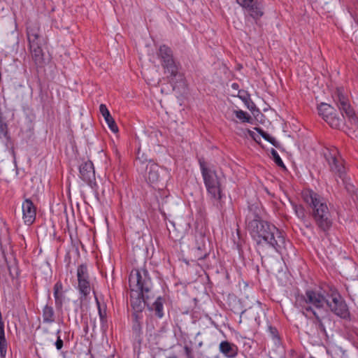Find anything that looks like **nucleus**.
Instances as JSON below:
<instances>
[{
    "label": "nucleus",
    "instance_id": "obj_1",
    "mask_svg": "<svg viewBox=\"0 0 358 358\" xmlns=\"http://www.w3.org/2000/svg\"><path fill=\"white\" fill-rule=\"evenodd\" d=\"M129 285L131 290V306L135 313H141L145 306L149 307V300L153 298L152 281L148 271L132 270L129 277Z\"/></svg>",
    "mask_w": 358,
    "mask_h": 358
},
{
    "label": "nucleus",
    "instance_id": "obj_2",
    "mask_svg": "<svg viewBox=\"0 0 358 358\" xmlns=\"http://www.w3.org/2000/svg\"><path fill=\"white\" fill-rule=\"evenodd\" d=\"M200 169L204 185L208 196L216 201L221 200L224 196L222 185L225 180L222 173H217L212 169L206 167L204 163L200 162Z\"/></svg>",
    "mask_w": 358,
    "mask_h": 358
},
{
    "label": "nucleus",
    "instance_id": "obj_3",
    "mask_svg": "<svg viewBox=\"0 0 358 358\" xmlns=\"http://www.w3.org/2000/svg\"><path fill=\"white\" fill-rule=\"evenodd\" d=\"M324 155L331 171L336 177L341 179L348 192L354 193L355 191V186L350 182V180L346 175L343 161L337 148H327Z\"/></svg>",
    "mask_w": 358,
    "mask_h": 358
},
{
    "label": "nucleus",
    "instance_id": "obj_4",
    "mask_svg": "<svg viewBox=\"0 0 358 358\" xmlns=\"http://www.w3.org/2000/svg\"><path fill=\"white\" fill-rule=\"evenodd\" d=\"M251 236L257 243L262 241L271 245L275 249L280 247L279 243H283L284 238L275 225H250Z\"/></svg>",
    "mask_w": 358,
    "mask_h": 358
},
{
    "label": "nucleus",
    "instance_id": "obj_5",
    "mask_svg": "<svg viewBox=\"0 0 358 358\" xmlns=\"http://www.w3.org/2000/svg\"><path fill=\"white\" fill-rule=\"evenodd\" d=\"M327 299L320 292L308 289L304 294L296 297V306L301 308L303 313L308 316V313H317L315 308L320 309L326 303Z\"/></svg>",
    "mask_w": 358,
    "mask_h": 358
},
{
    "label": "nucleus",
    "instance_id": "obj_6",
    "mask_svg": "<svg viewBox=\"0 0 358 358\" xmlns=\"http://www.w3.org/2000/svg\"><path fill=\"white\" fill-rule=\"evenodd\" d=\"M303 200L313 208V216L317 221H325L328 218L329 209L322 197L314 191L306 189L302 191Z\"/></svg>",
    "mask_w": 358,
    "mask_h": 358
},
{
    "label": "nucleus",
    "instance_id": "obj_7",
    "mask_svg": "<svg viewBox=\"0 0 358 358\" xmlns=\"http://www.w3.org/2000/svg\"><path fill=\"white\" fill-rule=\"evenodd\" d=\"M343 117L352 127H358V115L350 103L349 99L343 88H338L333 96Z\"/></svg>",
    "mask_w": 358,
    "mask_h": 358
},
{
    "label": "nucleus",
    "instance_id": "obj_8",
    "mask_svg": "<svg viewBox=\"0 0 358 358\" xmlns=\"http://www.w3.org/2000/svg\"><path fill=\"white\" fill-rule=\"evenodd\" d=\"M40 26L36 22H28L27 24V36L29 42V47L31 52L32 57L36 62L42 58V49L39 43Z\"/></svg>",
    "mask_w": 358,
    "mask_h": 358
},
{
    "label": "nucleus",
    "instance_id": "obj_9",
    "mask_svg": "<svg viewBox=\"0 0 358 358\" xmlns=\"http://www.w3.org/2000/svg\"><path fill=\"white\" fill-rule=\"evenodd\" d=\"M326 304L336 316L343 320H350V313L348 306L339 293L333 292L329 299H327Z\"/></svg>",
    "mask_w": 358,
    "mask_h": 358
},
{
    "label": "nucleus",
    "instance_id": "obj_10",
    "mask_svg": "<svg viewBox=\"0 0 358 358\" xmlns=\"http://www.w3.org/2000/svg\"><path fill=\"white\" fill-rule=\"evenodd\" d=\"M159 57L161 59L165 73L174 77L178 72V66L173 59L172 51L166 45H161L159 49Z\"/></svg>",
    "mask_w": 358,
    "mask_h": 358
},
{
    "label": "nucleus",
    "instance_id": "obj_11",
    "mask_svg": "<svg viewBox=\"0 0 358 358\" xmlns=\"http://www.w3.org/2000/svg\"><path fill=\"white\" fill-rule=\"evenodd\" d=\"M319 115L333 128H339L343 120L337 117L334 108L329 104L321 103L318 107Z\"/></svg>",
    "mask_w": 358,
    "mask_h": 358
},
{
    "label": "nucleus",
    "instance_id": "obj_12",
    "mask_svg": "<svg viewBox=\"0 0 358 358\" xmlns=\"http://www.w3.org/2000/svg\"><path fill=\"white\" fill-rule=\"evenodd\" d=\"M78 288L80 294L86 297L90 293V275L86 264H82L77 268Z\"/></svg>",
    "mask_w": 358,
    "mask_h": 358
},
{
    "label": "nucleus",
    "instance_id": "obj_13",
    "mask_svg": "<svg viewBox=\"0 0 358 358\" xmlns=\"http://www.w3.org/2000/svg\"><path fill=\"white\" fill-rule=\"evenodd\" d=\"M159 169V165L152 161H149L147 164L145 179L150 185L155 186L160 180Z\"/></svg>",
    "mask_w": 358,
    "mask_h": 358
},
{
    "label": "nucleus",
    "instance_id": "obj_14",
    "mask_svg": "<svg viewBox=\"0 0 358 358\" xmlns=\"http://www.w3.org/2000/svg\"><path fill=\"white\" fill-rule=\"evenodd\" d=\"M23 219L25 223L33 224L36 218V208L33 202L29 199H25L22 204Z\"/></svg>",
    "mask_w": 358,
    "mask_h": 358
},
{
    "label": "nucleus",
    "instance_id": "obj_15",
    "mask_svg": "<svg viewBox=\"0 0 358 358\" xmlns=\"http://www.w3.org/2000/svg\"><path fill=\"white\" fill-rule=\"evenodd\" d=\"M80 173L82 179L87 183L95 180V173L92 162H86L80 166Z\"/></svg>",
    "mask_w": 358,
    "mask_h": 358
},
{
    "label": "nucleus",
    "instance_id": "obj_16",
    "mask_svg": "<svg viewBox=\"0 0 358 358\" xmlns=\"http://www.w3.org/2000/svg\"><path fill=\"white\" fill-rule=\"evenodd\" d=\"M250 1L247 5L241 6L246 8L253 18L257 19L262 17L263 15L262 6L255 0H250Z\"/></svg>",
    "mask_w": 358,
    "mask_h": 358
},
{
    "label": "nucleus",
    "instance_id": "obj_17",
    "mask_svg": "<svg viewBox=\"0 0 358 358\" xmlns=\"http://www.w3.org/2000/svg\"><path fill=\"white\" fill-rule=\"evenodd\" d=\"M220 351L226 357L233 358L237 355L238 348L236 345L224 341L220 344Z\"/></svg>",
    "mask_w": 358,
    "mask_h": 358
},
{
    "label": "nucleus",
    "instance_id": "obj_18",
    "mask_svg": "<svg viewBox=\"0 0 358 358\" xmlns=\"http://www.w3.org/2000/svg\"><path fill=\"white\" fill-rule=\"evenodd\" d=\"M54 297L55 299V306L60 308L63 304L64 294L62 292L63 285L60 281L57 282L54 285Z\"/></svg>",
    "mask_w": 358,
    "mask_h": 358
},
{
    "label": "nucleus",
    "instance_id": "obj_19",
    "mask_svg": "<svg viewBox=\"0 0 358 358\" xmlns=\"http://www.w3.org/2000/svg\"><path fill=\"white\" fill-rule=\"evenodd\" d=\"M43 322L45 324L53 323L55 320V314L51 306L45 305L43 308Z\"/></svg>",
    "mask_w": 358,
    "mask_h": 358
},
{
    "label": "nucleus",
    "instance_id": "obj_20",
    "mask_svg": "<svg viewBox=\"0 0 358 358\" xmlns=\"http://www.w3.org/2000/svg\"><path fill=\"white\" fill-rule=\"evenodd\" d=\"M246 224H263L264 221L262 217L252 210H248L246 215Z\"/></svg>",
    "mask_w": 358,
    "mask_h": 358
},
{
    "label": "nucleus",
    "instance_id": "obj_21",
    "mask_svg": "<svg viewBox=\"0 0 358 358\" xmlns=\"http://www.w3.org/2000/svg\"><path fill=\"white\" fill-rule=\"evenodd\" d=\"M148 308L154 310L156 315L162 318L164 315L162 299L160 296L157 297L155 301L150 306H149Z\"/></svg>",
    "mask_w": 358,
    "mask_h": 358
},
{
    "label": "nucleus",
    "instance_id": "obj_22",
    "mask_svg": "<svg viewBox=\"0 0 358 358\" xmlns=\"http://www.w3.org/2000/svg\"><path fill=\"white\" fill-rule=\"evenodd\" d=\"M194 256L199 260L204 259L208 255L205 244H201L193 250Z\"/></svg>",
    "mask_w": 358,
    "mask_h": 358
},
{
    "label": "nucleus",
    "instance_id": "obj_23",
    "mask_svg": "<svg viewBox=\"0 0 358 358\" xmlns=\"http://www.w3.org/2000/svg\"><path fill=\"white\" fill-rule=\"evenodd\" d=\"M95 301L98 308L99 315L100 321L102 325H106L107 323V314H106V306L103 307L101 306L98 298L95 296Z\"/></svg>",
    "mask_w": 358,
    "mask_h": 358
},
{
    "label": "nucleus",
    "instance_id": "obj_24",
    "mask_svg": "<svg viewBox=\"0 0 358 358\" xmlns=\"http://www.w3.org/2000/svg\"><path fill=\"white\" fill-rule=\"evenodd\" d=\"M133 317H134V322H133L132 330L136 336H140L141 335L142 331H141V324L138 314L134 313Z\"/></svg>",
    "mask_w": 358,
    "mask_h": 358
},
{
    "label": "nucleus",
    "instance_id": "obj_25",
    "mask_svg": "<svg viewBox=\"0 0 358 358\" xmlns=\"http://www.w3.org/2000/svg\"><path fill=\"white\" fill-rule=\"evenodd\" d=\"M9 138L8 125L0 116V139L8 141Z\"/></svg>",
    "mask_w": 358,
    "mask_h": 358
},
{
    "label": "nucleus",
    "instance_id": "obj_26",
    "mask_svg": "<svg viewBox=\"0 0 358 358\" xmlns=\"http://www.w3.org/2000/svg\"><path fill=\"white\" fill-rule=\"evenodd\" d=\"M292 208L296 215L303 221L306 217V212L304 208L301 204L292 203Z\"/></svg>",
    "mask_w": 358,
    "mask_h": 358
},
{
    "label": "nucleus",
    "instance_id": "obj_27",
    "mask_svg": "<svg viewBox=\"0 0 358 358\" xmlns=\"http://www.w3.org/2000/svg\"><path fill=\"white\" fill-rule=\"evenodd\" d=\"M234 113L236 117L243 122H250L251 120L250 115L245 111L242 110H234Z\"/></svg>",
    "mask_w": 358,
    "mask_h": 358
},
{
    "label": "nucleus",
    "instance_id": "obj_28",
    "mask_svg": "<svg viewBox=\"0 0 358 358\" xmlns=\"http://www.w3.org/2000/svg\"><path fill=\"white\" fill-rule=\"evenodd\" d=\"M270 152L271 155L272 159L274 161V162L278 166L285 169V166L282 159L280 158L279 154L278 153V152L275 149L272 148Z\"/></svg>",
    "mask_w": 358,
    "mask_h": 358
},
{
    "label": "nucleus",
    "instance_id": "obj_29",
    "mask_svg": "<svg viewBox=\"0 0 358 358\" xmlns=\"http://www.w3.org/2000/svg\"><path fill=\"white\" fill-rule=\"evenodd\" d=\"M106 122L112 132L117 133L118 131V127L112 116Z\"/></svg>",
    "mask_w": 358,
    "mask_h": 358
},
{
    "label": "nucleus",
    "instance_id": "obj_30",
    "mask_svg": "<svg viewBox=\"0 0 358 358\" xmlns=\"http://www.w3.org/2000/svg\"><path fill=\"white\" fill-rule=\"evenodd\" d=\"M313 315L315 317L316 321H317V324H318V327L319 329L323 331V332H325L326 330H325V327L322 321V318L320 317V315H318L317 313H313Z\"/></svg>",
    "mask_w": 358,
    "mask_h": 358
},
{
    "label": "nucleus",
    "instance_id": "obj_31",
    "mask_svg": "<svg viewBox=\"0 0 358 358\" xmlns=\"http://www.w3.org/2000/svg\"><path fill=\"white\" fill-rule=\"evenodd\" d=\"M268 332L270 336L272 337L273 339L279 341L280 337L278 335V331L275 327L269 326L268 328Z\"/></svg>",
    "mask_w": 358,
    "mask_h": 358
},
{
    "label": "nucleus",
    "instance_id": "obj_32",
    "mask_svg": "<svg viewBox=\"0 0 358 358\" xmlns=\"http://www.w3.org/2000/svg\"><path fill=\"white\" fill-rule=\"evenodd\" d=\"M260 134L264 139L270 142L273 145H275L276 140L274 137L263 131H261Z\"/></svg>",
    "mask_w": 358,
    "mask_h": 358
},
{
    "label": "nucleus",
    "instance_id": "obj_33",
    "mask_svg": "<svg viewBox=\"0 0 358 358\" xmlns=\"http://www.w3.org/2000/svg\"><path fill=\"white\" fill-rule=\"evenodd\" d=\"M238 96L245 103L250 100V95L244 90H238Z\"/></svg>",
    "mask_w": 358,
    "mask_h": 358
},
{
    "label": "nucleus",
    "instance_id": "obj_34",
    "mask_svg": "<svg viewBox=\"0 0 358 358\" xmlns=\"http://www.w3.org/2000/svg\"><path fill=\"white\" fill-rule=\"evenodd\" d=\"M59 331H60L59 330V331H57V335H59ZM63 345H64V342H63V341L61 339L60 336H57V341H56V342H55V347H56V348H57L58 350H61V349L62 348Z\"/></svg>",
    "mask_w": 358,
    "mask_h": 358
},
{
    "label": "nucleus",
    "instance_id": "obj_35",
    "mask_svg": "<svg viewBox=\"0 0 358 358\" xmlns=\"http://www.w3.org/2000/svg\"><path fill=\"white\" fill-rule=\"evenodd\" d=\"M99 111H100L101 114L106 113L109 112V110L107 108L105 104H103V103H101L99 106Z\"/></svg>",
    "mask_w": 358,
    "mask_h": 358
},
{
    "label": "nucleus",
    "instance_id": "obj_36",
    "mask_svg": "<svg viewBox=\"0 0 358 358\" xmlns=\"http://www.w3.org/2000/svg\"><path fill=\"white\" fill-rule=\"evenodd\" d=\"M185 352L188 358H192V350L188 346H185Z\"/></svg>",
    "mask_w": 358,
    "mask_h": 358
},
{
    "label": "nucleus",
    "instance_id": "obj_37",
    "mask_svg": "<svg viewBox=\"0 0 358 358\" xmlns=\"http://www.w3.org/2000/svg\"><path fill=\"white\" fill-rule=\"evenodd\" d=\"M352 9V11H350V13L352 15H353V14H356V11L358 10V0H356V3L354 6V8H351Z\"/></svg>",
    "mask_w": 358,
    "mask_h": 358
},
{
    "label": "nucleus",
    "instance_id": "obj_38",
    "mask_svg": "<svg viewBox=\"0 0 358 358\" xmlns=\"http://www.w3.org/2000/svg\"><path fill=\"white\" fill-rule=\"evenodd\" d=\"M236 2L241 5H247L248 2H250V0H236Z\"/></svg>",
    "mask_w": 358,
    "mask_h": 358
},
{
    "label": "nucleus",
    "instance_id": "obj_39",
    "mask_svg": "<svg viewBox=\"0 0 358 358\" xmlns=\"http://www.w3.org/2000/svg\"><path fill=\"white\" fill-rule=\"evenodd\" d=\"M105 121L108 120V118L111 117L110 112L101 114Z\"/></svg>",
    "mask_w": 358,
    "mask_h": 358
},
{
    "label": "nucleus",
    "instance_id": "obj_40",
    "mask_svg": "<svg viewBox=\"0 0 358 358\" xmlns=\"http://www.w3.org/2000/svg\"><path fill=\"white\" fill-rule=\"evenodd\" d=\"M329 225L325 224V225H319V228L322 229L324 231L329 229Z\"/></svg>",
    "mask_w": 358,
    "mask_h": 358
},
{
    "label": "nucleus",
    "instance_id": "obj_41",
    "mask_svg": "<svg viewBox=\"0 0 358 358\" xmlns=\"http://www.w3.org/2000/svg\"><path fill=\"white\" fill-rule=\"evenodd\" d=\"M231 88H232V89H234V90H238H238H238V88H239V85H238V83H232V84H231Z\"/></svg>",
    "mask_w": 358,
    "mask_h": 358
},
{
    "label": "nucleus",
    "instance_id": "obj_42",
    "mask_svg": "<svg viewBox=\"0 0 358 358\" xmlns=\"http://www.w3.org/2000/svg\"><path fill=\"white\" fill-rule=\"evenodd\" d=\"M246 131L250 136L253 137V135L255 134L254 131H252L249 129H248Z\"/></svg>",
    "mask_w": 358,
    "mask_h": 358
},
{
    "label": "nucleus",
    "instance_id": "obj_43",
    "mask_svg": "<svg viewBox=\"0 0 358 358\" xmlns=\"http://www.w3.org/2000/svg\"><path fill=\"white\" fill-rule=\"evenodd\" d=\"M17 30V24L16 22H15V31Z\"/></svg>",
    "mask_w": 358,
    "mask_h": 358
},
{
    "label": "nucleus",
    "instance_id": "obj_44",
    "mask_svg": "<svg viewBox=\"0 0 358 358\" xmlns=\"http://www.w3.org/2000/svg\"><path fill=\"white\" fill-rule=\"evenodd\" d=\"M171 227H172V230H173V231L176 230V225L173 224V225H171Z\"/></svg>",
    "mask_w": 358,
    "mask_h": 358
},
{
    "label": "nucleus",
    "instance_id": "obj_45",
    "mask_svg": "<svg viewBox=\"0 0 358 358\" xmlns=\"http://www.w3.org/2000/svg\"><path fill=\"white\" fill-rule=\"evenodd\" d=\"M167 358H177V357L176 355H173V356L169 357Z\"/></svg>",
    "mask_w": 358,
    "mask_h": 358
},
{
    "label": "nucleus",
    "instance_id": "obj_46",
    "mask_svg": "<svg viewBox=\"0 0 358 358\" xmlns=\"http://www.w3.org/2000/svg\"><path fill=\"white\" fill-rule=\"evenodd\" d=\"M236 231H237L238 235L239 236V229L238 228L236 229Z\"/></svg>",
    "mask_w": 358,
    "mask_h": 358
},
{
    "label": "nucleus",
    "instance_id": "obj_47",
    "mask_svg": "<svg viewBox=\"0 0 358 358\" xmlns=\"http://www.w3.org/2000/svg\"><path fill=\"white\" fill-rule=\"evenodd\" d=\"M310 226H311V225H308V224L305 225V227H306V228H309Z\"/></svg>",
    "mask_w": 358,
    "mask_h": 358
},
{
    "label": "nucleus",
    "instance_id": "obj_48",
    "mask_svg": "<svg viewBox=\"0 0 358 358\" xmlns=\"http://www.w3.org/2000/svg\"><path fill=\"white\" fill-rule=\"evenodd\" d=\"M168 230H169V233L171 232V229L170 228H168Z\"/></svg>",
    "mask_w": 358,
    "mask_h": 358
}]
</instances>
